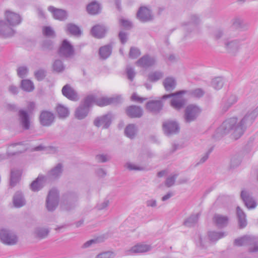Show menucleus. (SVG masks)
<instances>
[{
	"label": "nucleus",
	"instance_id": "obj_48",
	"mask_svg": "<svg viewBox=\"0 0 258 258\" xmlns=\"http://www.w3.org/2000/svg\"><path fill=\"white\" fill-rule=\"evenodd\" d=\"M52 67L54 71L58 73L61 72L64 70V66L59 59H56L54 61Z\"/></svg>",
	"mask_w": 258,
	"mask_h": 258
},
{
	"label": "nucleus",
	"instance_id": "obj_53",
	"mask_svg": "<svg viewBox=\"0 0 258 258\" xmlns=\"http://www.w3.org/2000/svg\"><path fill=\"white\" fill-rule=\"evenodd\" d=\"M115 256L114 252L108 251L98 254L95 258H114Z\"/></svg>",
	"mask_w": 258,
	"mask_h": 258
},
{
	"label": "nucleus",
	"instance_id": "obj_47",
	"mask_svg": "<svg viewBox=\"0 0 258 258\" xmlns=\"http://www.w3.org/2000/svg\"><path fill=\"white\" fill-rule=\"evenodd\" d=\"M223 80L221 77H216L213 79L211 82L212 86L216 90H219L223 86Z\"/></svg>",
	"mask_w": 258,
	"mask_h": 258
},
{
	"label": "nucleus",
	"instance_id": "obj_57",
	"mask_svg": "<svg viewBox=\"0 0 258 258\" xmlns=\"http://www.w3.org/2000/svg\"><path fill=\"white\" fill-rule=\"evenodd\" d=\"M109 205V201L105 200L104 201L99 203L97 206V209L98 210H105Z\"/></svg>",
	"mask_w": 258,
	"mask_h": 258
},
{
	"label": "nucleus",
	"instance_id": "obj_2",
	"mask_svg": "<svg viewBox=\"0 0 258 258\" xmlns=\"http://www.w3.org/2000/svg\"><path fill=\"white\" fill-rule=\"evenodd\" d=\"M185 93V91H181L174 93L164 95L162 96V99L165 100L172 97L170 101L171 106L175 109L179 110L183 107L186 103V100L182 96Z\"/></svg>",
	"mask_w": 258,
	"mask_h": 258
},
{
	"label": "nucleus",
	"instance_id": "obj_38",
	"mask_svg": "<svg viewBox=\"0 0 258 258\" xmlns=\"http://www.w3.org/2000/svg\"><path fill=\"white\" fill-rule=\"evenodd\" d=\"M209 241L206 235H198L196 240V245L202 248H206L209 245Z\"/></svg>",
	"mask_w": 258,
	"mask_h": 258
},
{
	"label": "nucleus",
	"instance_id": "obj_37",
	"mask_svg": "<svg viewBox=\"0 0 258 258\" xmlns=\"http://www.w3.org/2000/svg\"><path fill=\"white\" fill-rule=\"evenodd\" d=\"M199 216V213L191 215L185 220L184 225L189 227L195 226L198 221Z\"/></svg>",
	"mask_w": 258,
	"mask_h": 258
},
{
	"label": "nucleus",
	"instance_id": "obj_8",
	"mask_svg": "<svg viewBox=\"0 0 258 258\" xmlns=\"http://www.w3.org/2000/svg\"><path fill=\"white\" fill-rule=\"evenodd\" d=\"M58 190L55 188H52L49 190L46 200V207L48 211H54L58 206Z\"/></svg>",
	"mask_w": 258,
	"mask_h": 258
},
{
	"label": "nucleus",
	"instance_id": "obj_25",
	"mask_svg": "<svg viewBox=\"0 0 258 258\" xmlns=\"http://www.w3.org/2000/svg\"><path fill=\"white\" fill-rule=\"evenodd\" d=\"M13 203L15 207L19 208L26 205V201L21 191H16L13 196Z\"/></svg>",
	"mask_w": 258,
	"mask_h": 258
},
{
	"label": "nucleus",
	"instance_id": "obj_26",
	"mask_svg": "<svg viewBox=\"0 0 258 258\" xmlns=\"http://www.w3.org/2000/svg\"><path fill=\"white\" fill-rule=\"evenodd\" d=\"M127 115L131 118H140L143 115L142 109L136 105H132L126 109Z\"/></svg>",
	"mask_w": 258,
	"mask_h": 258
},
{
	"label": "nucleus",
	"instance_id": "obj_29",
	"mask_svg": "<svg viewBox=\"0 0 258 258\" xmlns=\"http://www.w3.org/2000/svg\"><path fill=\"white\" fill-rule=\"evenodd\" d=\"M163 107L161 100H152L146 104V108L150 111L158 112L160 111Z\"/></svg>",
	"mask_w": 258,
	"mask_h": 258
},
{
	"label": "nucleus",
	"instance_id": "obj_44",
	"mask_svg": "<svg viewBox=\"0 0 258 258\" xmlns=\"http://www.w3.org/2000/svg\"><path fill=\"white\" fill-rule=\"evenodd\" d=\"M201 22L200 17L197 14H192L190 16L189 22L187 24L190 28H194Z\"/></svg>",
	"mask_w": 258,
	"mask_h": 258
},
{
	"label": "nucleus",
	"instance_id": "obj_50",
	"mask_svg": "<svg viewBox=\"0 0 258 258\" xmlns=\"http://www.w3.org/2000/svg\"><path fill=\"white\" fill-rule=\"evenodd\" d=\"M229 35L228 32L222 29H218L214 33V37L215 39L218 40L223 36H227Z\"/></svg>",
	"mask_w": 258,
	"mask_h": 258
},
{
	"label": "nucleus",
	"instance_id": "obj_21",
	"mask_svg": "<svg viewBox=\"0 0 258 258\" xmlns=\"http://www.w3.org/2000/svg\"><path fill=\"white\" fill-rule=\"evenodd\" d=\"M137 16V18L142 22H147L153 19V15L150 10L144 7L140 8Z\"/></svg>",
	"mask_w": 258,
	"mask_h": 258
},
{
	"label": "nucleus",
	"instance_id": "obj_64",
	"mask_svg": "<svg viewBox=\"0 0 258 258\" xmlns=\"http://www.w3.org/2000/svg\"><path fill=\"white\" fill-rule=\"evenodd\" d=\"M52 46V42L50 40L45 41L42 44V47L44 49H51Z\"/></svg>",
	"mask_w": 258,
	"mask_h": 258
},
{
	"label": "nucleus",
	"instance_id": "obj_42",
	"mask_svg": "<svg viewBox=\"0 0 258 258\" xmlns=\"http://www.w3.org/2000/svg\"><path fill=\"white\" fill-rule=\"evenodd\" d=\"M56 112L60 118H65L69 116L70 112L68 108L63 105H58L56 107Z\"/></svg>",
	"mask_w": 258,
	"mask_h": 258
},
{
	"label": "nucleus",
	"instance_id": "obj_32",
	"mask_svg": "<svg viewBox=\"0 0 258 258\" xmlns=\"http://www.w3.org/2000/svg\"><path fill=\"white\" fill-rule=\"evenodd\" d=\"M21 175V171L19 170H12L10 185L13 187L19 182Z\"/></svg>",
	"mask_w": 258,
	"mask_h": 258
},
{
	"label": "nucleus",
	"instance_id": "obj_35",
	"mask_svg": "<svg viewBox=\"0 0 258 258\" xmlns=\"http://www.w3.org/2000/svg\"><path fill=\"white\" fill-rule=\"evenodd\" d=\"M163 84L166 91H171L175 88L176 83L173 78L167 77L164 79Z\"/></svg>",
	"mask_w": 258,
	"mask_h": 258
},
{
	"label": "nucleus",
	"instance_id": "obj_24",
	"mask_svg": "<svg viewBox=\"0 0 258 258\" xmlns=\"http://www.w3.org/2000/svg\"><path fill=\"white\" fill-rule=\"evenodd\" d=\"M48 10L52 14L53 18L55 19L63 21L67 18V13L64 10L56 9L53 6H49L48 8Z\"/></svg>",
	"mask_w": 258,
	"mask_h": 258
},
{
	"label": "nucleus",
	"instance_id": "obj_45",
	"mask_svg": "<svg viewBox=\"0 0 258 258\" xmlns=\"http://www.w3.org/2000/svg\"><path fill=\"white\" fill-rule=\"evenodd\" d=\"M67 30L74 35H80L81 31L80 28L73 24H68L67 25Z\"/></svg>",
	"mask_w": 258,
	"mask_h": 258
},
{
	"label": "nucleus",
	"instance_id": "obj_3",
	"mask_svg": "<svg viewBox=\"0 0 258 258\" xmlns=\"http://www.w3.org/2000/svg\"><path fill=\"white\" fill-rule=\"evenodd\" d=\"M234 244L237 246H249V250L251 252L258 251V237L252 235H245L236 239Z\"/></svg>",
	"mask_w": 258,
	"mask_h": 258
},
{
	"label": "nucleus",
	"instance_id": "obj_27",
	"mask_svg": "<svg viewBox=\"0 0 258 258\" xmlns=\"http://www.w3.org/2000/svg\"><path fill=\"white\" fill-rule=\"evenodd\" d=\"M151 246L146 244H138L133 246L129 250L128 254L146 252L151 250Z\"/></svg>",
	"mask_w": 258,
	"mask_h": 258
},
{
	"label": "nucleus",
	"instance_id": "obj_31",
	"mask_svg": "<svg viewBox=\"0 0 258 258\" xmlns=\"http://www.w3.org/2000/svg\"><path fill=\"white\" fill-rule=\"evenodd\" d=\"M106 29L104 26L96 25L91 29L92 35L97 38H100L104 36Z\"/></svg>",
	"mask_w": 258,
	"mask_h": 258
},
{
	"label": "nucleus",
	"instance_id": "obj_49",
	"mask_svg": "<svg viewBox=\"0 0 258 258\" xmlns=\"http://www.w3.org/2000/svg\"><path fill=\"white\" fill-rule=\"evenodd\" d=\"M125 167L129 170L141 171L144 170V167L138 165L132 162H127L125 165Z\"/></svg>",
	"mask_w": 258,
	"mask_h": 258
},
{
	"label": "nucleus",
	"instance_id": "obj_59",
	"mask_svg": "<svg viewBox=\"0 0 258 258\" xmlns=\"http://www.w3.org/2000/svg\"><path fill=\"white\" fill-rule=\"evenodd\" d=\"M35 76L38 81H41L45 77V72L43 70H38L35 73Z\"/></svg>",
	"mask_w": 258,
	"mask_h": 258
},
{
	"label": "nucleus",
	"instance_id": "obj_14",
	"mask_svg": "<svg viewBox=\"0 0 258 258\" xmlns=\"http://www.w3.org/2000/svg\"><path fill=\"white\" fill-rule=\"evenodd\" d=\"M240 196L248 209H254L256 207V203L249 191L245 190H242Z\"/></svg>",
	"mask_w": 258,
	"mask_h": 258
},
{
	"label": "nucleus",
	"instance_id": "obj_9",
	"mask_svg": "<svg viewBox=\"0 0 258 258\" xmlns=\"http://www.w3.org/2000/svg\"><path fill=\"white\" fill-rule=\"evenodd\" d=\"M113 115L111 113L97 117L94 120V124L98 127L107 128L111 124Z\"/></svg>",
	"mask_w": 258,
	"mask_h": 258
},
{
	"label": "nucleus",
	"instance_id": "obj_28",
	"mask_svg": "<svg viewBox=\"0 0 258 258\" xmlns=\"http://www.w3.org/2000/svg\"><path fill=\"white\" fill-rule=\"evenodd\" d=\"M229 219L227 216L219 214H215L213 221L218 227H224L228 224Z\"/></svg>",
	"mask_w": 258,
	"mask_h": 258
},
{
	"label": "nucleus",
	"instance_id": "obj_19",
	"mask_svg": "<svg viewBox=\"0 0 258 258\" xmlns=\"http://www.w3.org/2000/svg\"><path fill=\"white\" fill-rule=\"evenodd\" d=\"M63 171V166L62 164L58 163L50 170L45 176L47 177V180L49 179L51 180H54L58 178L61 175Z\"/></svg>",
	"mask_w": 258,
	"mask_h": 258
},
{
	"label": "nucleus",
	"instance_id": "obj_43",
	"mask_svg": "<svg viewBox=\"0 0 258 258\" xmlns=\"http://www.w3.org/2000/svg\"><path fill=\"white\" fill-rule=\"evenodd\" d=\"M231 23L236 28H247V26L244 23L243 19L239 17L234 18L231 20Z\"/></svg>",
	"mask_w": 258,
	"mask_h": 258
},
{
	"label": "nucleus",
	"instance_id": "obj_5",
	"mask_svg": "<svg viewBox=\"0 0 258 258\" xmlns=\"http://www.w3.org/2000/svg\"><path fill=\"white\" fill-rule=\"evenodd\" d=\"M93 100L92 96H87L84 100L76 109L75 116L78 119L85 118L89 113V108L91 106V101Z\"/></svg>",
	"mask_w": 258,
	"mask_h": 258
},
{
	"label": "nucleus",
	"instance_id": "obj_1",
	"mask_svg": "<svg viewBox=\"0 0 258 258\" xmlns=\"http://www.w3.org/2000/svg\"><path fill=\"white\" fill-rule=\"evenodd\" d=\"M257 114L258 109L255 108L249 110L239 121L236 117L228 118L217 129V133L220 136L230 134L234 140H237L243 134L246 128L252 124Z\"/></svg>",
	"mask_w": 258,
	"mask_h": 258
},
{
	"label": "nucleus",
	"instance_id": "obj_41",
	"mask_svg": "<svg viewBox=\"0 0 258 258\" xmlns=\"http://www.w3.org/2000/svg\"><path fill=\"white\" fill-rule=\"evenodd\" d=\"M111 47L107 45L100 47L99 49V55L102 59H106L110 56L111 53Z\"/></svg>",
	"mask_w": 258,
	"mask_h": 258
},
{
	"label": "nucleus",
	"instance_id": "obj_13",
	"mask_svg": "<svg viewBox=\"0 0 258 258\" xmlns=\"http://www.w3.org/2000/svg\"><path fill=\"white\" fill-rule=\"evenodd\" d=\"M50 229L45 226H37L32 232L33 237L37 239L41 240L46 238L49 235Z\"/></svg>",
	"mask_w": 258,
	"mask_h": 258
},
{
	"label": "nucleus",
	"instance_id": "obj_22",
	"mask_svg": "<svg viewBox=\"0 0 258 258\" xmlns=\"http://www.w3.org/2000/svg\"><path fill=\"white\" fill-rule=\"evenodd\" d=\"M225 48L228 53L234 55L240 48V41L237 40L225 41L224 43Z\"/></svg>",
	"mask_w": 258,
	"mask_h": 258
},
{
	"label": "nucleus",
	"instance_id": "obj_20",
	"mask_svg": "<svg viewBox=\"0 0 258 258\" xmlns=\"http://www.w3.org/2000/svg\"><path fill=\"white\" fill-rule=\"evenodd\" d=\"M61 91L63 95L71 100L77 101L79 99L77 93L69 84L64 86Z\"/></svg>",
	"mask_w": 258,
	"mask_h": 258
},
{
	"label": "nucleus",
	"instance_id": "obj_34",
	"mask_svg": "<svg viewBox=\"0 0 258 258\" xmlns=\"http://www.w3.org/2000/svg\"><path fill=\"white\" fill-rule=\"evenodd\" d=\"M138 128L134 124H130L125 128L124 133L126 137L132 139L137 135Z\"/></svg>",
	"mask_w": 258,
	"mask_h": 258
},
{
	"label": "nucleus",
	"instance_id": "obj_4",
	"mask_svg": "<svg viewBox=\"0 0 258 258\" xmlns=\"http://www.w3.org/2000/svg\"><path fill=\"white\" fill-rule=\"evenodd\" d=\"M201 112V108L196 104L187 105L185 109L183 115L184 122L189 123L196 121Z\"/></svg>",
	"mask_w": 258,
	"mask_h": 258
},
{
	"label": "nucleus",
	"instance_id": "obj_56",
	"mask_svg": "<svg viewBox=\"0 0 258 258\" xmlns=\"http://www.w3.org/2000/svg\"><path fill=\"white\" fill-rule=\"evenodd\" d=\"M43 33L44 35L48 37L54 36V32L50 27H45L43 29Z\"/></svg>",
	"mask_w": 258,
	"mask_h": 258
},
{
	"label": "nucleus",
	"instance_id": "obj_46",
	"mask_svg": "<svg viewBox=\"0 0 258 258\" xmlns=\"http://www.w3.org/2000/svg\"><path fill=\"white\" fill-rule=\"evenodd\" d=\"M225 234L223 232H217L211 231L208 233L209 240L212 242H215L218 239L223 237Z\"/></svg>",
	"mask_w": 258,
	"mask_h": 258
},
{
	"label": "nucleus",
	"instance_id": "obj_61",
	"mask_svg": "<svg viewBox=\"0 0 258 258\" xmlns=\"http://www.w3.org/2000/svg\"><path fill=\"white\" fill-rule=\"evenodd\" d=\"M204 94V91L200 88L196 89L192 91V95L196 97H201Z\"/></svg>",
	"mask_w": 258,
	"mask_h": 258
},
{
	"label": "nucleus",
	"instance_id": "obj_17",
	"mask_svg": "<svg viewBox=\"0 0 258 258\" xmlns=\"http://www.w3.org/2000/svg\"><path fill=\"white\" fill-rule=\"evenodd\" d=\"M19 123L24 130H29L30 127V119L28 112L23 109L18 112Z\"/></svg>",
	"mask_w": 258,
	"mask_h": 258
},
{
	"label": "nucleus",
	"instance_id": "obj_11",
	"mask_svg": "<svg viewBox=\"0 0 258 258\" xmlns=\"http://www.w3.org/2000/svg\"><path fill=\"white\" fill-rule=\"evenodd\" d=\"M163 129L164 133L166 135L169 136L178 133L179 127L178 124L176 121L167 120L164 122L163 124Z\"/></svg>",
	"mask_w": 258,
	"mask_h": 258
},
{
	"label": "nucleus",
	"instance_id": "obj_30",
	"mask_svg": "<svg viewBox=\"0 0 258 258\" xmlns=\"http://www.w3.org/2000/svg\"><path fill=\"white\" fill-rule=\"evenodd\" d=\"M155 59L149 55H144L139 59L136 63L138 66L147 68L153 66L155 63Z\"/></svg>",
	"mask_w": 258,
	"mask_h": 258
},
{
	"label": "nucleus",
	"instance_id": "obj_18",
	"mask_svg": "<svg viewBox=\"0 0 258 258\" xmlns=\"http://www.w3.org/2000/svg\"><path fill=\"white\" fill-rule=\"evenodd\" d=\"M47 177L43 175H39L30 185V188L33 191L40 190L47 182Z\"/></svg>",
	"mask_w": 258,
	"mask_h": 258
},
{
	"label": "nucleus",
	"instance_id": "obj_16",
	"mask_svg": "<svg viewBox=\"0 0 258 258\" xmlns=\"http://www.w3.org/2000/svg\"><path fill=\"white\" fill-rule=\"evenodd\" d=\"M60 55L64 57H71L74 54V50L73 46L67 40H64L59 49Z\"/></svg>",
	"mask_w": 258,
	"mask_h": 258
},
{
	"label": "nucleus",
	"instance_id": "obj_63",
	"mask_svg": "<svg viewBox=\"0 0 258 258\" xmlns=\"http://www.w3.org/2000/svg\"><path fill=\"white\" fill-rule=\"evenodd\" d=\"M146 204L147 207L152 208H155L157 205V201L153 199L147 200L146 202Z\"/></svg>",
	"mask_w": 258,
	"mask_h": 258
},
{
	"label": "nucleus",
	"instance_id": "obj_36",
	"mask_svg": "<svg viewBox=\"0 0 258 258\" xmlns=\"http://www.w3.org/2000/svg\"><path fill=\"white\" fill-rule=\"evenodd\" d=\"M100 6L96 2H93L87 7V11L89 14L96 15L100 12Z\"/></svg>",
	"mask_w": 258,
	"mask_h": 258
},
{
	"label": "nucleus",
	"instance_id": "obj_7",
	"mask_svg": "<svg viewBox=\"0 0 258 258\" xmlns=\"http://www.w3.org/2000/svg\"><path fill=\"white\" fill-rule=\"evenodd\" d=\"M18 237L14 232L9 229L0 230V241L7 245H14L18 242Z\"/></svg>",
	"mask_w": 258,
	"mask_h": 258
},
{
	"label": "nucleus",
	"instance_id": "obj_12",
	"mask_svg": "<svg viewBox=\"0 0 258 258\" xmlns=\"http://www.w3.org/2000/svg\"><path fill=\"white\" fill-rule=\"evenodd\" d=\"M55 116L54 114L49 111H42L39 116L40 124L43 126H48L54 122Z\"/></svg>",
	"mask_w": 258,
	"mask_h": 258
},
{
	"label": "nucleus",
	"instance_id": "obj_58",
	"mask_svg": "<svg viewBox=\"0 0 258 258\" xmlns=\"http://www.w3.org/2000/svg\"><path fill=\"white\" fill-rule=\"evenodd\" d=\"M98 242H99L98 239H91L85 242L82 245V247L83 248H88L91 247L92 245L97 243Z\"/></svg>",
	"mask_w": 258,
	"mask_h": 258
},
{
	"label": "nucleus",
	"instance_id": "obj_51",
	"mask_svg": "<svg viewBox=\"0 0 258 258\" xmlns=\"http://www.w3.org/2000/svg\"><path fill=\"white\" fill-rule=\"evenodd\" d=\"M28 73V70L26 67L21 66L17 69V74L21 78L25 77Z\"/></svg>",
	"mask_w": 258,
	"mask_h": 258
},
{
	"label": "nucleus",
	"instance_id": "obj_60",
	"mask_svg": "<svg viewBox=\"0 0 258 258\" xmlns=\"http://www.w3.org/2000/svg\"><path fill=\"white\" fill-rule=\"evenodd\" d=\"M14 146H18V148H17V151L16 152V153H21L27 149V147L20 143H16L13 145Z\"/></svg>",
	"mask_w": 258,
	"mask_h": 258
},
{
	"label": "nucleus",
	"instance_id": "obj_15",
	"mask_svg": "<svg viewBox=\"0 0 258 258\" xmlns=\"http://www.w3.org/2000/svg\"><path fill=\"white\" fill-rule=\"evenodd\" d=\"M238 97L236 95L230 94L224 98L221 106V111L226 112L233 105L237 102Z\"/></svg>",
	"mask_w": 258,
	"mask_h": 258
},
{
	"label": "nucleus",
	"instance_id": "obj_6",
	"mask_svg": "<svg viewBox=\"0 0 258 258\" xmlns=\"http://www.w3.org/2000/svg\"><path fill=\"white\" fill-rule=\"evenodd\" d=\"M88 96H92L93 98V100L91 101V105L94 103L99 106H106L111 104H116L119 103L122 99L120 95H115L111 97H97L93 95H90Z\"/></svg>",
	"mask_w": 258,
	"mask_h": 258
},
{
	"label": "nucleus",
	"instance_id": "obj_55",
	"mask_svg": "<svg viewBox=\"0 0 258 258\" xmlns=\"http://www.w3.org/2000/svg\"><path fill=\"white\" fill-rule=\"evenodd\" d=\"M126 72L128 79L131 81H133L136 75L134 69L127 66L126 69Z\"/></svg>",
	"mask_w": 258,
	"mask_h": 258
},
{
	"label": "nucleus",
	"instance_id": "obj_52",
	"mask_svg": "<svg viewBox=\"0 0 258 258\" xmlns=\"http://www.w3.org/2000/svg\"><path fill=\"white\" fill-rule=\"evenodd\" d=\"M177 175L176 174H172L168 177L165 181V185L167 187H171L174 185L175 179H176Z\"/></svg>",
	"mask_w": 258,
	"mask_h": 258
},
{
	"label": "nucleus",
	"instance_id": "obj_23",
	"mask_svg": "<svg viewBox=\"0 0 258 258\" xmlns=\"http://www.w3.org/2000/svg\"><path fill=\"white\" fill-rule=\"evenodd\" d=\"M14 33L15 30L12 26L3 20L0 21V35L9 37L13 35Z\"/></svg>",
	"mask_w": 258,
	"mask_h": 258
},
{
	"label": "nucleus",
	"instance_id": "obj_40",
	"mask_svg": "<svg viewBox=\"0 0 258 258\" xmlns=\"http://www.w3.org/2000/svg\"><path fill=\"white\" fill-rule=\"evenodd\" d=\"M163 73L160 71H154L150 72L148 75V80L155 82L160 80L163 77Z\"/></svg>",
	"mask_w": 258,
	"mask_h": 258
},
{
	"label": "nucleus",
	"instance_id": "obj_33",
	"mask_svg": "<svg viewBox=\"0 0 258 258\" xmlns=\"http://www.w3.org/2000/svg\"><path fill=\"white\" fill-rule=\"evenodd\" d=\"M237 216L239 227L241 228L245 227L247 225L246 215L239 207H237Z\"/></svg>",
	"mask_w": 258,
	"mask_h": 258
},
{
	"label": "nucleus",
	"instance_id": "obj_10",
	"mask_svg": "<svg viewBox=\"0 0 258 258\" xmlns=\"http://www.w3.org/2000/svg\"><path fill=\"white\" fill-rule=\"evenodd\" d=\"M5 18L7 22L12 27L20 24L22 21V18L19 14L9 10L5 12Z\"/></svg>",
	"mask_w": 258,
	"mask_h": 258
},
{
	"label": "nucleus",
	"instance_id": "obj_39",
	"mask_svg": "<svg viewBox=\"0 0 258 258\" xmlns=\"http://www.w3.org/2000/svg\"><path fill=\"white\" fill-rule=\"evenodd\" d=\"M21 86L22 89L26 92H31L34 89V85L33 82L27 79L21 81Z\"/></svg>",
	"mask_w": 258,
	"mask_h": 258
},
{
	"label": "nucleus",
	"instance_id": "obj_54",
	"mask_svg": "<svg viewBox=\"0 0 258 258\" xmlns=\"http://www.w3.org/2000/svg\"><path fill=\"white\" fill-rule=\"evenodd\" d=\"M141 54L140 50L136 47H131L130 49L129 56L131 58H136Z\"/></svg>",
	"mask_w": 258,
	"mask_h": 258
},
{
	"label": "nucleus",
	"instance_id": "obj_62",
	"mask_svg": "<svg viewBox=\"0 0 258 258\" xmlns=\"http://www.w3.org/2000/svg\"><path fill=\"white\" fill-rule=\"evenodd\" d=\"M96 160L99 162H105L109 160L106 155L100 154L96 156Z\"/></svg>",
	"mask_w": 258,
	"mask_h": 258
}]
</instances>
